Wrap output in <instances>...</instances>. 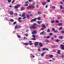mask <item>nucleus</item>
Returning <instances> with one entry per match:
<instances>
[{
    "instance_id": "obj_1",
    "label": "nucleus",
    "mask_w": 64,
    "mask_h": 64,
    "mask_svg": "<svg viewBox=\"0 0 64 64\" xmlns=\"http://www.w3.org/2000/svg\"><path fill=\"white\" fill-rule=\"evenodd\" d=\"M37 19H38V20H41V18H40V17H38V18H35L34 19L31 20L30 22H34V21L36 22V20H37Z\"/></svg>"
},
{
    "instance_id": "obj_2",
    "label": "nucleus",
    "mask_w": 64,
    "mask_h": 64,
    "mask_svg": "<svg viewBox=\"0 0 64 64\" xmlns=\"http://www.w3.org/2000/svg\"><path fill=\"white\" fill-rule=\"evenodd\" d=\"M43 46V44L41 42H40L38 45V48H41V47Z\"/></svg>"
},
{
    "instance_id": "obj_3",
    "label": "nucleus",
    "mask_w": 64,
    "mask_h": 64,
    "mask_svg": "<svg viewBox=\"0 0 64 64\" xmlns=\"http://www.w3.org/2000/svg\"><path fill=\"white\" fill-rule=\"evenodd\" d=\"M60 47L62 50H64V45L62 44L60 45Z\"/></svg>"
},
{
    "instance_id": "obj_4",
    "label": "nucleus",
    "mask_w": 64,
    "mask_h": 64,
    "mask_svg": "<svg viewBox=\"0 0 64 64\" xmlns=\"http://www.w3.org/2000/svg\"><path fill=\"white\" fill-rule=\"evenodd\" d=\"M20 6V4L17 5V6H15L14 8H15V9H17V8H18Z\"/></svg>"
},
{
    "instance_id": "obj_5",
    "label": "nucleus",
    "mask_w": 64,
    "mask_h": 64,
    "mask_svg": "<svg viewBox=\"0 0 64 64\" xmlns=\"http://www.w3.org/2000/svg\"><path fill=\"white\" fill-rule=\"evenodd\" d=\"M36 33V30L33 31L32 32V34H35Z\"/></svg>"
},
{
    "instance_id": "obj_6",
    "label": "nucleus",
    "mask_w": 64,
    "mask_h": 64,
    "mask_svg": "<svg viewBox=\"0 0 64 64\" xmlns=\"http://www.w3.org/2000/svg\"><path fill=\"white\" fill-rule=\"evenodd\" d=\"M38 42H36L34 43V45L36 46H38Z\"/></svg>"
},
{
    "instance_id": "obj_7",
    "label": "nucleus",
    "mask_w": 64,
    "mask_h": 64,
    "mask_svg": "<svg viewBox=\"0 0 64 64\" xmlns=\"http://www.w3.org/2000/svg\"><path fill=\"white\" fill-rule=\"evenodd\" d=\"M26 16L27 18L28 19H29V18H30V17L29 16V14H26Z\"/></svg>"
},
{
    "instance_id": "obj_8",
    "label": "nucleus",
    "mask_w": 64,
    "mask_h": 64,
    "mask_svg": "<svg viewBox=\"0 0 64 64\" xmlns=\"http://www.w3.org/2000/svg\"><path fill=\"white\" fill-rule=\"evenodd\" d=\"M32 28L33 29H36V26H32Z\"/></svg>"
},
{
    "instance_id": "obj_9",
    "label": "nucleus",
    "mask_w": 64,
    "mask_h": 64,
    "mask_svg": "<svg viewBox=\"0 0 64 64\" xmlns=\"http://www.w3.org/2000/svg\"><path fill=\"white\" fill-rule=\"evenodd\" d=\"M42 5H44V6L46 4V3L43 2L42 3Z\"/></svg>"
},
{
    "instance_id": "obj_10",
    "label": "nucleus",
    "mask_w": 64,
    "mask_h": 64,
    "mask_svg": "<svg viewBox=\"0 0 64 64\" xmlns=\"http://www.w3.org/2000/svg\"><path fill=\"white\" fill-rule=\"evenodd\" d=\"M34 8H35V6L34 5L32 6H31V9H34Z\"/></svg>"
},
{
    "instance_id": "obj_11",
    "label": "nucleus",
    "mask_w": 64,
    "mask_h": 64,
    "mask_svg": "<svg viewBox=\"0 0 64 64\" xmlns=\"http://www.w3.org/2000/svg\"><path fill=\"white\" fill-rule=\"evenodd\" d=\"M49 57H50V58H53L54 57V56L53 55L51 54L49 56Z\"/></svg>"
},
{
    "instance_id": "obj_12",
    "label": "nucleus",
    "mask_w": 64,
    "mask_h": 64,
    "mask_svg": "<svg viewBox=\"0 0 64 64\" xmlns=\"http://www.w3.org/2000/svg\"><path fill=\"white\" fill-rule=\"evenodd\" d=\"M62 25V23H59L58 24V26H60Z\"/></svg>"
},
{
    "instance_id": "obj_13",
    "label": "nucleus",
    "mask_w": 64,
    "mask_h": 64,
    "mask_svg": "<svg viewBox=\"0 0 64 64\" xmlns=\"http://www.w3.org/2000/svg\"><path fill=\"white\" fill-rule=\"evenodd\" d=\"M25 14H22V17H24V16H25Z\"/></svg>"
},
{
    "instance_id": "obj_14",
    "label": "nucleus",
    "mask_w": 64,
    "mask_h": 64,
    "mask_svg": "<svg viewBox=\"0 0 64 64\" xmlns=\"http://www.w3.org/2000/svg\"><path fill=\"white\" fill-rule=\"evenodd\" d=\"M38 14H42V12H41L38 11Z\"/></svg>"
},
{
    "instance_id": "obj_15",
    "label": "nucleus",
    "mask_w": 64,
    "mask_h": 64,
    "mask_svg": "<svg viewBox=\"0 0 64 64\" xmlns=\"http://www.w3.org/2000/svg\"><path fill=\"white\" fill-rule=\"evenodd\" d=\"M10 15H13V12L12 11H10Z\"/></svg>"
},
{
    "instance_id": "obj_16",
    "label": "nucleus",
    "mask_w": 64,
    "mask_h": 64,
    "mask_svg": "<svg viewBox=\"0 0 64 64\" xmlns=\"http://www.w3.org/2000/svg\"><path fill=\"white\" fill-rule=\"evenodd\" d=\"M59 39H62V38H63V37L62 36H60L58 37Z\"/></svg>"
},
{
    "instance_id": "obj_17",
    "label": "nucleus",
    "mask_w": 64,
    "mask_h": 64,
    "mask_svg": "<svg viewBox=\"0 0 64 64\" xmlns=\"http://www.w3.org/2000/svg\"><path fill=\"white\" fill-rule=\"evenodd\" d=\"M45 33V31H44L40 33V35H42V34H43L44 33Z\"/></svg>"
},
{
    "instance_id": "obj_18",
    "label": "nucleus",
    "mask_w": 64,
    "mask_h": 64,
    "mask_svg": "<svg viewBox=\"0 0 64 64\" xmlns=\"http://www.w3.org/2000/svg\"><path fill=\"white\" fill-rule=\"evenodd\" d=\"M30 7L31 8V6H28L27 7V9H29L30 8Z\"/></svg>"
},
{
    "instance_id": "obj_19",
    "label": "nucleus",
    "mask_w": 64,
    "mask_h": 64,
    "mask_svg": "<svg viewBox=\"0 0 64 64\" xmlns=\"http://www.w3.org/2000/svg\"><path fill=\"white\" fill-rule=\"evenodd\" d=\"M42 27L44 28H46V26H45V24L42 25Z\"/></svg>"
},
{
    "instance_id": "obj_20",
    "label": "nucleus",
    "mask_w": 64,
    "mask_h": 64,
    "mask_svg": "<svg viewBox=\"0 0 64 64\" xmlns=\"http://www.w3.org/2000/svg\"><path fill=\"white\" fill-rule=\"evenodd\" d=\"M32 40H36V39L35 38H32Z\"/></svg>"
},
{
    "instance_id": "obj_21",
    "label": "nucleus",
    "mask_w": 64,
    "mask_h": 64,
    "mask_svg": "<svg viewBox=\"0 0 64 64\" xmlns=\"http://www.w3.org/2000/svg\"><path fill=\"white\" fill-rule=\"evenodd\" d=\"M18 28V26L17 25L15 27V28L16 29H17Z\"/></svg>"
},
{
    "instance_id": "obj_22",
    "label": "nucleus",
    "mask_w": 64,
    "mask_h": 64,
    "mask_svg": "<svg viewBox=\"0 0 64 64\" xmlns=\"http://www.w3.org/2000/svg\"><path fill=\"white\" fill-rule=\"evenodd\" d=\"M4 19L5 20H8V18L6 17Z\"/></svg>"
},
{
    "instance_id": "obj_23",
    "label": "nucleus",
    "mask_w": 64,
    "mask_h": 64,
    "mask_svg": "<svg viewBox=\"0 0 64 64\" xmlns=\"http://www.w3.org/2000/svg\"><path fill=\"white\" fill-rule=\"evenodd\" d=\"M54 22H55V20H52L51 22V23L52 24H53V23H54Z\"/></svg>"
},
{
    "instance_id": "obj_24",
    "label": "nucleus",
    "mask_w": 64,
    "mask_h": 64,
    "mask_svg": "<svg viewBox=\"0 0 64 64\" xmlns=\"http://www.w3.org/2000/svg\"><path fill=\"white\" fill-rule=\"evenodd\" d=\"M56 47V46H55L54 45H53V46H52V48H55Z\"/></svg>"
},
{
    "instance_id": "obj_25",
    "label": "nucleus",
    "mask_w": 64,
    "mask_h": 64,
    "mask_svg": "<svg viewBox=\"0 0 64 64\" xmlns=\"http://www.w3.org/2000/svg\"><path fill=\"white\" fill-rule=\"evenodd\" d=\"M25 9V8L24 7H22L21 8V10H24Z\"/></svg>"
},
{
    "instance_id": "obj_26",
    "label": "nucleus",
    "mask_w": 64,
    "mask_h": 64,
    "mask_svg": "<svg viewBox=\"0 0 64 64\" xmlns=\"http://www.w3.org/2000/svg\"><path fill=\"white\" fill-rule=\"evenodd\" d=\"M58 54H60V50H59L58 51Z\"/></svg>"
},
{
    "instance_id": "obj_27",
    "label": "nucleus",
    "mask_w": 64,
    "mask_h": 64,
    "mask_svg": "<svg viewBox=\"0 0 64 64\" xmlns=\"http://www.w3.org/2000/svg\"><path fill=\"white\" fill-rule=\"evenodd\" d=\"M10 21L11 22H13L14 21V20L13 19H11L10 20Z\"/></svg>"
},
{
    "instance_id": "obj_28",
    "label": "nucleus",
    "mask_w": 64,
    "mask_h": 64,
    "mask_svg": "<svg viewBox=\"0 0 64 64\" xmlns=\"http://www.w3.org/2000/svg\"><path fill=\"white\" fill-rule=\"evenodd\" d=\"M18 22H22V20H18Z\"/></svg>"
},
{
    "instance_id": "obj_29",
    "label": "nucleus",
    "mask_w": 64,
    "mask_h": 64,
    "mask_svg": "<svg viewBox=\"0 0 64 64\" xmlns=\"http://www.w3.org/2000/svg\"><path fill=\"white\" fill-rule=\"evenodd\" d=\"M42 50L43 51H45L46 50V48H42Z\"/></svg>"
},
{
    "instance_id": "obj_30",
    "label": "nucleus",
    "mask_w": 64,
    "mask_h": 64,
    "mask_svg": "<svg viewBox=\"0 0 64 64\" xmlns=\"http://www.w3.org/2000/svg\"><path fill=\"white\" fill-rule=\"evenodd\" d=\"M56 22L57 23H59V22L58 20H56Z\"/></svg>"
},
{
    "instance_id": "obj_31",
    "label": "nucleus",
    "mask_w": 64,
    "mask_h": 64,
    "mask_svg": "<svg viewBox=\"0 0 64 64\" xmlns=\"http://www.w3.org/2000/svg\"><path fill=\"white\" fill-rule=\"evenodd\" d=\"M49 35L50 36H52L53 35V33H51L49 34Z\"/></svg>"
},
{
    "instance_id": "obj_32",
    "label": "nucleus",
    "mask_w": 64,
    "mask_h": 64,
    "mask_svg": "<svg viewBox=\"0 0 64 64\" xmlns=\"http://www.w3.org/2000/svg\"><path fill=\"white\" fill-rule=\"evenodd\" d=\"M62 27H61L59 29V30H62Z\"/></svg>"
},
{
    "instance_id": "obj_33",
    "label": "nucleus",
    "mask_w": 64,
    "mask_h": 64,
    "mask_svg": "<svg viewBox=\"0 0 64 64\" xmlns=\"http://www.w3.org/2000/svg\"><path fill=\"white\" fill-rule=\"evenodd\" d=\"M61 33L62 34H64V31L63 30H62L61 32Z\"/></svg>"
},
{
    "instance_id": "obj_34",
    "label": "nucleus",
    "mask_w": 64,
    "mask_h": 64,
    "mask_svg": "<svg viewBox=\"0 0 64 64\" xmlns=\"http://www.w3.org/2000/svg\"><path fill=\"white\" fill-rule=\"evenodd\" d=\"M32 37L33 38H36V36H35V35H32Z\"/></svg>"
},
{
    "instance_id": "obj_35",
    "label": "nucleus",
    "mask_w": 64,
    "mask_h": 64,
    "mask_svg": "<svg viewBox=\"0 0 64 64\" xmlns=\"http://www.w3.org/2000/svg\"><path fill=\"white\" fill-rule=\"evenodd\" d=\"M50 29H48L47 30V32H50Z\"/></svg>"
},
{
    "instance_id": "obj_36",
    "label": "nucleus",
    "mask_w": 64,
    "mask_h": 64,
    "mask_svg": "<svg viewBox=\"0 0 64 64\" xmlns=\"http://www.w3.org/2000/svg\"><path fill=\"white\" fill-rule=\"evenodd\" d=\"M46 42H47L48 43H49V41L48 40H46L45 41Z\"/></svg>"
},
{
    "instance_id": "obj_37",
    "label": "nucleus",
    "mask_w": 64,
    "mask_h": 64,
    "mask_svg": "<svg viewBox=\"0 0 64 64\" xmlns=\"http://www.w3.org/2000/svg\"><path fill=\"white\" fill-rule=\"evenodd\" d=\"M24 35L26 36V37H27V36H28V34H25Z\"/></svg>"
},
{
    "instance_id": "obj_38",
    "label": "nucleus",
    "mask_w": 64,
    "mask_h": 64,
    "mask_svg": "<svg viewBox=\"0 0 64 64\" xmlns=\"http://www.w3.org/2000/svg\"><path fill=\"white\" fill-rule=\"evenodd\" d=\"M56 42H59V40L58 39L56 40Z\"/></svg>"
},
{
    "instance_id": "obj_39",
    "label": "nucleus",
    "mask_w": 64,
    "mask_h": 64,
    "mask_svg": "<svg viewBox=\"0 0 64 64\" xmlns=\"http://www.w3.org/2000/svg\"><path fill=\"white\" fill-rule=\"evenodd\" d=\"M52 31H55V28H53L52 29Z\"/></svg>"
},
{
    "instance_id": "obj_40",
    "label": "nucleus",
    "mask_w": 64,
    "mask_h": 64,
    "mask_svg": "<svg viewBox=\"0 0 64 64\" xmlns=\"http://www.w3.org/2000/svg\"><path fill=\"white\" fill-rule=\"evenodd\" d=\"M50 37V36H48L46 37V38H49Z\"/></svg>"
},
{
    "instance_id": "obj_41",
    "label": "nucleus",
    "mask_w": 64,
    "mask_h": 64,
    "mask_svg": "<svg viewBox=\"0 0 64 64\" xmlns=\"http://www.w3.org/2000/svg\"><path fill=\"white\" fill-rule=\"evenodd\" d=\"M26 18V16H24L23 18H22L23 19H25Z\"/></svg>"
},
{
    "instance_id": "obj_42",
    "label": "nucleus",
    "mask_w": 64,
    "mask_h": 64,
    "mask_svg": "<svg viewBox=\"0 0 64 64\" xmlns=\"http://www.w3.org/2000/svg\"><path fill=\"white\" fill-rule=\"evenodd\" d=\"M24 45H28V43H24Z\"/></svg>"
},
{
    "instance_id": "obj_43",
    "label": "nucleus",
    "mask_w": 64,
    "mask_h": 64,
    "mask_svg": "<svg viewBox=\"0 0 64 64\" xmlns=\"http://www.w3.org/2000/svg\"><path fill=\"white\" fill-rule=\"evenodd\" d=\"M16 23H17V22H15L13 23V24H14V25L15 24H16Z\"/></svg>"
},
{
    "instance_id": "obj_44",
    "label": "nucleus",
    "mask_w": 64,
    "mask_h": 64,
    "mask_svg": "<svg viewBox=\"0 0 64 64\" xmlns=\"http://www.w3.org/2000/svg\"><path fill=\"white\" fill-rule=\"evenodd\" d=\"M41 56H42V57L44 56V54H43V53L42 54H41Z\"/></svg>"
},
{
    "instance_id": "obj_45",
    "label": "nucleus",
    "mask_w": 64,
    "mask_h": 64,
    "mask_svg": "<svg viewBox=\"0 0 64 64\" xmlns=\"http://www.w3.org/2000/svg\"><path fill=\"white\" fill-rule=\"evenodd\" d=\"M38 51H40V48H38Z\"/></svg>"
},
{
    "instance_id": "obj_46",
    "label": "nucleus",
    "mask_w": 64,
    "mask_h": 64,
    "mask_svg": "<svg viewBox=\"0 0 64 64\" xmlns=\"http://www.w3.org/2000/svg\"><path fill=\"white\" fill-rule=\"evenodd\" d=\"M11 2V0H8V3H10Z\"/></svg>"
},
{
    "instance_id": "obj_47",
    "label": "nucleus",
    "mask_w": 64,
    "mask_h": 64,
    "mask_svg": "<svg viewBox=\"0 0 64 64\" xmlns=\"http://www.w3.org/2000/svg\"><path fill=\"white\" fill-rule=\"evenodd\" d=\"M29 45H33V44L32 43H30L29 44Z\"/></svg>"
},
{
    "instance_id": "obj_48",
    "label": "nucleus",
    "mask_w": 64,
    "mask_h": 64,
    "mask_svg": "<svg viewBox=\"0 0 64 64\" xmlns=\"http://www.w3.org/2000/svg\"><path fill=\"white\" fill-rule=\"evenodd\" d=\"M52 9H54L55 8V7L54 6H52Z\"/></svg>"
},
{
    "instance_id": "obj_49",
    "label": "nucleus",
    "mask_w": 64,
    "mask_h": 64,
    "mask_svg": "<svg viewBox=\"0 0 64 64\" xmlns=\"http://www.w3.org/2000/svg\"><path fill=\"white\" fill-rule=\"evenodd\" d=\"M62 5H60V9H62Z\"/></svg>"
},
{
    "instance_id": "obj_50",
    "label": "nucleus",
    "mask_w": 64,
    "mask_h": 64,
    "mask_svg": "<svg viewBox=\"0 0 64 64\" xmlns=\"http://www.w3.org/2000/svg\"><path fill=\"white\" fill-rule=\"evenodd\" d=\"M36 4V3H35V2H34L32 4V5H35Z\"/></svg>"
},
{
    "instance_id": "obj_51",
    "label": "nucleus",
    "mask_w": 64,
    "mask_h": 64,
    "mask_svg": "<svg viewBox=\"0 0 64 64\" xmlns=\"http://www.w3.org/2000/svg\"><path fill=\"white\" fill-rule=\"evenodd\" d=\"M28 31H29V30L26 29V32H28Z\"/></svg>"
},
{
    "instance_id": "obj_52",
    "label": "nucleus",
    "mask_w": 64,
    "mask_h": 64,
    "mask_svg": "<svg viewBox=\"0 0 64 64\" xmlns=\"http://www.w3.org/2000/svg\"><path fill=\"white\" fill-rule=\"evenodd\" d=\"M18 36V38H21V36Z\"/></svg>"
},
{
    "instance_id": "obj_53",
    "label": "nucleus",
    "mask_w": 64,
    "mask_h": 64,
    "mask_svg": "<svg viewBox=\"0 0 64 64\" xmlns=\"http://www.w3.org/2000/svg\"><path fill=\"white\" fill-rule=\"evenodd\" d=\"M38 24H40V21H38Z\"/></svg>"
},
{
    "instance_id": "obj_54",
    "label": "nucleus",
    "mask_w": 64,
    "mask_h": 64,
    "mask_svg": "<svg viewBox=\"0 0 64 64\" xmlns=\"http://www.w3.org/2000/svg\"><path fill=\"white\" fill-rule=\"evenodd\" d=\"M18 28H21V26H20V25H18Z\"/></svg>"
},
{
    "instance_id": "obj_55",
    "label": "nucleus",
    "mask_w": 64,
    "mask_h": 64,
    "mask_svg": "<svg viewBox=\"0 0 64 64\" xmlns=\"http://www.w3.org/2000/svg\"><path fill=\"white\" fill-rule=\"evenodd\" d=\"M20 19H22V18L20 17L18 18V20H20Z\"/></svg>"
},
{
    "instance_id": "obj_56",
    "label": "nucleus",
    "mask_w": 64,
    "mask_h": 64,
    "mask_svg": "<svg viewBox=\"0 0 64 64\" xmlns=\"http://www.w3.org/2000/svg\"><path fill=\"white\" fill-rule=\"evenodd\" d=\"M41 30H44V28H42L40 29Z\"/></svg>"
},
{
    "instance_id": "obj_57",
    "label": "nucleus",
    "mask_w": 64,
    "mask_h": 64,
    "mask_svg": "<svg viewBox=\"0 0 64 64\" xmlns=\"http://www.w3.org/2000/svg\"><path fill=\"white\" fill-rule=\"evenodd\" d=\"M45 7L46 8H47L48 7V5H46V6H45Z\"/></svg>"
},
{
    "instance_id": "obj_58",
    "label": "nucleus",
    "mask_w": 64,
    "mask_h": 64,
    "mask_svg": "<svg viewBox=\"0 0 64 64\" xmlns=\"http://www.w3.org/2000/svg\"><path fill=\"white\" fill-rule=\"evenodd\" d=\"M33 15H32V14H30V16H32Z\"/></svg>"
},
{
    "instance_id": "obj_59",
    "label": "nucleus",
    "mask_w": 64,
    "mask_h": 64,
    "mask_svg": "<svg viewBox=\"0 0 64 64\" xmlns=\"http://www.w3.org/2000/svg\"><path fill=\"white\" fill-rule=\"evenodd\" d=\"M58 32V31H57V30H56L54 31V32H55V33H57Z\"/></svg>"
},
{
    "instance_id": "obj_60",
    "label": "nucleus",
    "mask_w": 64,
    "mask_h": 64,
    "mask_svg": "<svg viewBox=\"0 0 64 64\" xmlns=\"http://www.w3.org/2000/svg\"><path fill=\"white\" fill-rule=\"evenodd\" d=\"M15 2V0H13V1L12 2V3H14Z\"/></svg>"
},
{
    "instance_id": "obj_61",
    "label": "nucleus",
    "mask_w": 64,
    "mask_h": 64,
    "mask_svg": "<svg viewBox=\"0 0 64 64\" xmlns=\"http://www.w3.org/2000/svg\"><path fill=\"white\" fill-rule=\"evenodd\" d=\"M46 26H48V24H46Z\"/></svg>"
},
{
    "instance_id": "obj_62",
    "label": "nucleus",
    "mask_w": 64,
    "mask_h": 64,
    "mask_svg": "<svg viewBox=\"0 0 64 64\" xmlns=\"http://www.w3.org/2000/svg\"><path fill=\"white\" fill-rule=\"evenodd\" d=\"M28 5V4H26L25 5V6H27Z\"/></svg>"
},
{
    "instance_id": "obj_63",
    "label": "nucleus",
    "mask_w": 64,
    "mask_h": 64,
    "mask_svg": "<svg viewBox=\"0 0 64 64\" xmlns=\"http://www.w3.org/2000/svg\"><path fill=\"white\" fill-rule=\"evenodd\" d=\"M50 0H47V2H50Z\"/></svg>"
},
{
    "instance_id": "obj_64",
    "label": "nucleus",
    "mask_w": 64,
    "mask_h": 64,
    "mask_svg": "<svg viewBox=\"0 0 64 64\" xmlns=\"http://www.w3.org/2000/svg\"><path fill=\"white\" fill-rule=\"evenodd\" d=\"M60 4H63V2H60Z\"/></svg>"
}]
</instances>
